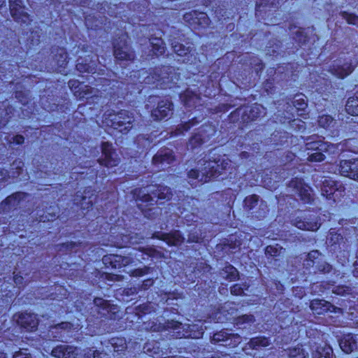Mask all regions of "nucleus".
Listing matches in <instances>:
<instances>
[{
  "label": "nucleus",
  "mask_w": 358,
  "mask_h": 358,
  "mask_svg": "<svg viewBox=\"0 0 358 358\" xmlns=\"http://www.w3.org/2000/svg\"><path fill=\"white\" fill-rule=\"evenodd\" d=\"M228 165L229 161L220 155L204 157L198 162L199 170H190L188 172V177L192 180H197L201 183L207 182L220 175Z\"/></svg>",
  "instance_id": "f257e3e1"
},
{
  "label": "nucleus",
  "mask_w": 358,
  "mask_h": 358,
  "mask_svg": "<svg viewBox=\"0 0 358 358\" xmlns=\"http://www.w3.org/2000/svg\"><path fill=\"white\" fill-rule=\"evenodd\" d=\"M136 201L152 204L159 200H169L172 192L169 187L164 185H148L143 188H136L132 191Z\"/></svg>",
  "instance_id": "f03ea898"
},
{
  "label": "nucleus",
  "mask_w": 358,
  "mask_h": 358,
  "mask_svg": "<svg viewBox=\"0 0 358 358\" xmlns=\"http://www.w3.org/2000/svg\"><path fill=\"white\" fill-rule=\"evenodd\" d=\"M110 126L122 133H127L134 122L133 114L127 110H121L117 114L110 115Z\"/></svg>",
  "instance_id": "7ed1b4c3"
},
{
  "label": "nucleus",
  "mask_w": 358,
  "mask_h": 358,
  "mask_svg": "<svg viewBox=\"0 0 358 358\" xmlns=\"http://www.w3.org/2000/svg\"><path fill=\"white\" fill-rule=\"evenodd\" d=\"M95 307L94 311L100 317H105L109 320H117L120 318L119 308L117 306L111 304L108 301L102 298H95L94 299Z\"/></svg>",
  "instance_id": "20e7f679"
},
{
  "label": "nucleus",
  "mask_w": 358,
  "mask_h": 358,
  "mask_svg": "<svg viewBox=\"0 0 358 358\" xmlns=\"http://www.w3.org/2000/svg\"><path fill=\"white\" fill-rule=\"evenodd\" d=\"M127 36L122 35L113 43L114 56L120 61H132L135 58L134 52L127 43Z\"/></svg>",
  "instance_id": "39448f33"
},
{
  "label": "nucleus",
  "mask_w": 358,
  "mask_h": 358,
  "mask_svg": "<svg viewBox=\"0 0 358 358\" xmlns=\"http://www.w3.org/2000/svg\"><path fill=\"white\" fill-rule=\"evenodd\" d=\"M241 341V338L238 334H229L225 330H222L213 334L211 343L229 348H235Z\"/></svg>",
  "instance_id": "423d86ee"
},
{
  "label": "nucleus",
  "mask_w": 358,
  "mask_h": 358,
  "mask_svg": "<svg viewBox=\"0 0 358 358\" xmlns=\"http://www.w3.org/2000/svg\"><path fill=\"white\" fill-rule=\"evenodd\" d=\"M10 13L13 20L17 22L29 24L31 21L29 15L24 11L22 0H8Z\"/></svg>",
  "instance_id": "0eeeda50"
},
{
  "label": "nucleus",
  "mask_w": 358,
  "mask_h": 358,
  "mask_svg": "<svg viewBox=\"0 0 358 358\" xmlns=\"http://www.w3.org/2000/svg\"><path fill=\"white\" fill-rule=\"evenodd\" d=\"M288 187L297 194L304 203H310L312 200L310 187L304 183L301 178H295L289 181Z\"/></svg>",
  "instance_id": "6e6552de"
},
{
  "label": "nucleus",
  "mask_w": 358,
  "mask_h": 358,
  "mask_svg": "<svg viewBox=\"0 0 358 358\" xmlns=\"http://www.w3.org/2000/svg\"><path fill=\"white\" fill-rule=\"evenodd\" d=\"M183 19L189 26L194 29L198 27H206L210 24V22L206 13L196 10L186 13L183 15Z\"/></svg>",
  "instance_id": "1a4fd4ad"
},
{
  "label": "nucleus",
  "mask_w": 358,
  "mask_h": 358,
  "mask_svg": "<svg viewBox=\"0 0 358 358\" xmlns=\"http://www.w3.org/2000/svg\"><path fill=\"white\" fill-rule=\"evenodd\" d=\"M103 157L99 159L101 165L106 167H113L117 166L120 162L117 155L114 151L112 144L108 142H104L101 145Z\"/></svg>",
  "instance_id": "9d476101"
},
{
  "label": "nucleus",
  "mask_w": 358,
  "mask_h": 358,
  "mask_svg": "<svg viewBox=\"0 0 358 358\" xmlns=\"http://www.w3.org/2000/svg\"><path fill=\"white\" fill-rule=\"evenodd\" d=\"M175 159L173 152L169 148L159 150L152 158V164L159 170H164Z\"/></svg>",
  "instance_id": "9b49d317"
},
{
  "label": "nucleus",
  "mask_w": 358,
  "mask_h": 358,
  "mask_svg": "<svg viewBox=\"0 0 358 358\" xmlns=\"http://www.w3.org/2000/svg\"><path fill=\"white\" fill-rule=\"evenodd\" d=\"M264 108L257 104L250 106H244L236 110V113L241 115V119L243 122L253 121L260 117L264 112Z\"/></svg>",
  "instance_id": "f8f14e48"
},
{
  "label": "nucleus",
  "mask_w": 358,
  "mask_h": 358,
  "mask_svg": "<svg viewBox=\"0 0 358 358\" xmlns=\"http://www.w3.org/2000/svg\"><path fill=\"white\" fill-rule=\"evenodd\" d=\"M151 238H157L166 242L170 246H178L184 242V237L179 231L171 233L155 232Z\"/></svg>",
  "instance_id": "ddd939ff"
},
{
  "label": "nucleus",
  "mask_w": 358,
  "mask_h": 358,
  "mask_svg": "<svg viewBox=\"0 0 358 358\" xmlns=\"http://www.w3.org/2000/svg\"><path fill=\"white\" fill-rule=\"evenodd\" d=\"M80 351L76 347L64 344L55 347L51 355L56 358H78Z\"/></svg>",
  "instance_id": "4468645a"
},
{
  "label": "nucleus",
  "mask_w": 358,
  "mask_h": 358,
  "mask_svg": "<svg viewBox=\"0 0 358 358\" xmlns=\"http://www.w3.org/2000/svg\"><path fill=\"white\" fill-rule=\"evenodd\" d=\"M173 114V103L169 100H162L157 107L152 110V117L155 120H161Z\"/></svg>",
  "instance_id": "2eb2a0df"
},
{
  "label": "nucleus",
  "mask_w": 358,
  "mask_h": 358,
  "mask_svg": "<svg viewBox=\"0 0 358 358\" xmlns=\"http://www.w3.org/2000/svg\"><path fill=\"white\" fill-rule=\"evenodd\" d=\"M314 313L322 315L327 311L332 313H341L340 308L336 307L331 303L322 299H314L311 301L310 306Z\"/></svg>",
  "instance_id": "dca6fc26"
},
{
  "label": "nucleus",
  "mask_w": 358,
  "mask_h": 358,
  "mask_svg": "<svg viewBox=\"0 0 358 358\" xmlns=\"http://www.w3.org/2000/svg\"><path fill=\"white\" fill-rule=\"evenodd\" d=\"M68 84L75 96L79 99H87L93 94V89L91 87L83 85L78 80H71Z\"/></svg>",
  "instance_id": "f3484780"
},
{
  "label": "nucleus",
  "mask_w": 358,
  "mask_h": 358,
  "mask_svg": "<svg viewBox=\"0 0 358 358\" xmlns=\"http://www.w3.org/2000/svg\"><path fill=\"white\" fill-rule=\"evenodd\" d=\"M103 260L109 262L112 267L120 268L127 266L134 262V259L131 255L128 256H122L118 255H110L109 257H105Z\"/></svg>",
  "instance_id": "a211bd4d"
},
{
  "label": "nucleus",
  "mask_w": 358,
  "mask_h": 358,
  "mask_svg": "<svg viewBox=\"0 0 358 358\" xmlns=\"http://www.w3.org/2000/svg\"><path fill=\"white\" fill-rule=\"evenodd\" d=\"M17 322L27 331H34L36 329L38 321L36 315L33 313H24L18 315Z\"/></svg>",
  "instance_id": "6ab92c4d"
},
{
  "label": "nucleus",
  "mask_w": 358,
  "mask_h": 358,
  "mask_svg": "<svg viewBox=\"0 0 358 358\" xmlns=\"http://www.w3.org/2000/svg\"><path fill=\"white\" fill-rule=\"evenodd\" d=\"M172 48L178 55L186 57L183 60L185 63L192 64L196 59V57L192 52V49L189 46L186 47L183 44L174 41L172 43Z\"/></svg>",
  "instance_id": "aec40b11"
},
{
  "label": "nucleus",
  "mask_w": 358,
  "mask_h": 358,
  "mask_svg": "<svg viewBox=\"0 0 358 358\" xmlns=\"http://www.w3.org/2000/svg\"><path fill=\"white\" fill-rule=\"evenodd\" d=\"M23 197L24 194L22 192L14 193L1 203L0 208L3 211H9L11 208L17 206Z\"/></svg>",
  "instance_id": "412c9836"
},
{
  "label": "nucleus",
  "mask_w": 358,
  "mask_h": 358,
  "mask_svg": "<svg viewBox=\"0 0 358 358\" xmlns=\"http://www.w3.org/2000/svg\"><path fill=\"white\" fill-rule=\"evenodd\" d=\"M96 62L92 59H79L76 64V69L79 72L81 73H94L96 71Z\"/></svg>",
  "instance_id": "4be33fe9"
},
{
  "label": "nucleus",
  "mask_w": 358,
  "mask_h": 358,
  "mask_svg": "<svg viewBox=\"0 0 358 358\" xmlns=\"http://www.w3.org/2000/svg\"><path fill=\"white\" fill-rule=\"evenodd\" d=\"M96 196L93 194H90V191H85L84 196L77 195L75 201L76 203H79L81 208L83 209H89L93 205V203L95 202Z\"/></svg>",
  "instance_id": "5701e85b"
},
{
  "label": "nucleus",
  "mask_w": 358,
  "mask_h": 358,
  "mask_svg": "<svg viewBox=\"0 0 358 358\" xmlns=\"http://www.w3.org/2000/svg\"><path fill=\"white\" fill-rule=\"evenodd\" d=\"M293 224L299 229L308 231H316L320 226L317 221H306L299 218L293 220Z\"/></svg>",
  "instance_id": "b1692460"
},
{
  "label": "nucleus",
  "mask_w": 358,
  "mask_h": 358,
  "mask_svg": "<svg viewBox=\"0 0 358 358\" xmlns=\"http://www.w3.org/2000/svg\"><path fill=\"white\" fill-rule=\"evenodd\" d=\"M355 69L352 64H345L343 66H334L331 71L338 78H343L351 73Z\"/></svg>",
  "instance_id": "393cba45"
},
{
  "label": "nucleus",
  "mask_w": 358,
  "mask_h": 358,
  "mask_svg": "<svg viewBox=\"0 0 358 358\" xmlns=\"http://www.w3.org/2000/svg\"><path fill=\"white\" fill-rule=\"evenodd\" d=\"M150 44L152 47V51L155 55H161L165 52V44L161 38L152 37L150 38Z\"/></svg>",
  "instance_id": "a878e982"
},
{
  "label": "nucleus",
  "mask_w": 358,
  "mask_h": 358,
  "mask_svg": "<svg viewBox=\"0 0 358 358\" xmlns=\"http://www.w3.org/2000/svg\"><path fill=\"white\" fill-rule=\"evenodd\" d=\"M180 98L184 104L188 107L195 106L199 101V96L189 90H186Z\"/></svg>",
  "instance_id": "bb28decb"
},
{
  "label": "nucleus",
  "mask_w": 358,
  "mask_h": 358,
  "mask_svg": "<svg viewBox=\"0 0 358 358\" xmlns=\"http://www.w3.org/2000/svg\"><path fill=\"white\" fill-rule=\"evenodd\" d=\"M333 354L332 348L327 345L317 346L313 352V358H331Z\"/></svg>",
  "instance_id": "cd10ccee"
},
{
  "label": "nucleus",
  "mask_w": 358,
  "mask_h": 358,
  "mask_svg": "<svg viewBox=\"0 0 358 358\" xmlns=\"http://www.w3.org/2000/svg\"><path fill=\"white\" fill-rule=\"evenodd\" d=\"M55 62L59 69H64L68 63L67 52L64 48H57L54 55Z\"/></svg>",
  "instance_id": "c85d7f7f"
},
{
  "label": "nucleus",
  "mask_w": 358,
  "mask_h": 358,
  "mask_svg": "<svg viewBox=\"0 0 358 358\" xmlns=\"http://www.w3.org/2000/svg\"><path fill=\"white\" fill-rule=\"evenodd\" d=\"M270 344L271 342L268 338L264 336H259L251 338L247 345L251 349L258 350L262 347H267Z\"/></svg>",
  "instance_id": "c756f323"
},
{
  "label": "nucleus",
  "mask_w": 358,
  "mask_h": 358,
  "mask_svg": "<svg viewBox=\"0 0 358 358\" xmlns=\"http://www.w3.org/2000/svg\"><path fill=\"white\" fill-rule=\"evenodd\" d=\"M341 349L346 353H350L357 348V343L351 336H348L340 343Z\"/></svg>",
  "instance_id": "7c9ffc66"
},
{
  "label": "nucleus",
  "mask_w": 358,
  "mask_h": 358,
  "mask_svg": "<svg viewBox=\"0 0 358 358\" xmlns=\"http://www.w3.org/2000/svg\"><path fill=\"white\" fill-rule=\"evenodd\" d=\"M306 145L308 150L313 152L317 150L328 151L331 146L327 143L321 141L308 142Z\"/></svg>",
  "instance_id": "2f4dec72"
},
{
  "label": "nucleus",
  "mask_w": 358,
  "mask_h": 358,
  "mask_svg": "<svg viewBox=\"0 0 358 358\" xmlns=\"http://www.w3.org/2000/svg\"><path fill=\"white\" fill-rule=\"evenodd\" d=\"M220 273L224 278L230 281L236 280L238 276L237 269L231 265L226 266Z\"/></svg>",
  "instance_id": "473e14b6"
},
{
  "label": "nucleus",
  "mask_w": 358,
  "mask_h": 358,
  "mask_svg": "<svg viewBox=\"0 0 358 358\" xmlns=\"http://www.w3.org/2000/svg\"><path fill=\"white\" fill-rule=\"evenodd\" d=\"M346 112L351 115H358V100L355 97H350L345 104Z\"/></svg>",
  "instance_id": "72a5a7b5"
},
{
  "label": "nucleus",
  "mask_w": 358,
  "mask_h": 358,
  "mask_svg": "<svg viewBox=\"0 0 358 358\" xmlns=\"http://www.w3.org/2000/svg\"><path fill=\"white\" fill-rule=\"evenodd\" d=\"M259 196L256 194L247 196L244 200V208L246 210H252L258 205Z\"/></svg>",
  "instance_id": "f704fd0d"
},
{
  "label": "nucleus",
  "mask_w": 358,
  "mask_h": 358,
  "mask_svg": "<svg viewBox=\"0 0 358 358\" xmlns=\"http://www.w3.org/2000/svg\"><path fill=\"white\" fill-rule=\"evenodd\" d=\"M293 105L298 111H304L308 104L302 94L295 96L293 101Z\"/></svg>",
  "instance_id": "c9c22d12"
},
{
  "label": "nucleus",
  "mask_w": 358,
  "mask_h": 358,
  "mask_svg": "<svg viewBox=\"0 0 358 358\" xmlns=\"http://www.w3.org/2000/svg\"><path fill=\"white\" fill-rule=\"evenodd\" d=\"M24 167V162L20 159L15 160L11 164V176L12 178L18 177L22 173Z\"/></svg>",
  "instance_id": "e433bc0d"
},
{
  "label": "nucleus",
  "mask_w": 358,
  "mask_h": 358,
  "mask_svg": "<svg viewBox=\"0 0 358 358\" xmlns=\"http://www.w3.org/2000/svg\"><path fill=\"white\" fill-rule=\"evenodd\" d=\"M200 122L196 117H192L189 122H185L178 127L176 129V134H182L184 131H188L192 126L196 125Z\"/></svg>",
  "instance_id": "4c0bfd02"
},
{
  "label": "nucleus",
  "mask_w": 358,
  "mask_h": 358,
  "mask_svg": "<svg viewBox=\"0 0 358 358\" xmlns=\"http://www.w3.org/2000/svg\"><path fill=\"white\" fill-rule=\"evenodd\" d=\"M191 331H195L196 330V332H195L194 334H189L187 335L184 332H180V331H176V337L177 338H182V337H189L191 336L194 338H199L202 336L203 334V329H199L197 325L194 324L192 325L191 327Z\"/></svg>",
  "instance_id": "58836bf2"
},
{
  "label": "nucleus",
  "mask_w": 358,
  "mask_h": 358,
  "mask_svg": "<svg viewBox=\"0 0 358 358\" xmlns=\"http://www.w3.org/2000/svg\"><path fill=\"white\" fill-rule=\"evenodd\" d=\"M340 15L348 24L358 27V15L347 11H341Z\"/></svg>",
  "instance_id": "ea45409f"
},
{
  "label": "nucleus",
  "mask_w": 358,
  "mask_h": 358,
  "mask_svg": "<svg viewBox=\"0 0 358 358\" xmlns=\"http://www.w3.org/2000/svg\"><path fill=\"white\" fill-rule=\"evenodd\" d=\"M205 141L206 137L203 136V134H196L190 138L188 145L190 146L192 149H194Z\"/></svg>",
  "instance_id": "a19ab883"
},
{
  "label": "nucleus",
  "mask_w": 358,
  "mask_h": 358,
  "mask_svg": "<svg viewBox=\"0 0 358 358\" xmlns=\"http://www.w3.org/2000/svg\"><path fill=\"white\" fill-rule=\"evenodd\" d=\"M282 250V247L278 244L275 245H268L265 249V253L266 255L274 257L280 255Z\"/></svg>",
  "instance_id": "79ce46f5"
},
{
  "label": "nucleus",
  "mask_w": 358,
  "mask_h": 358,
  "mask_svg": "<svg viewBox=\"0 0 358 358\" xmlns=\"http://www.w3.org/2000/svg\"><path fill=\"white\" fill-rule=\"evenodd\" d=\"M152 271V268L145 266L143 268H138L131 270L129 274L131 277H141L150 273Z\"/></svg>",
  "instance_id": "37998d69"
},
{
  "label": "nucleus",
  "mask_w": 358,
  "mask_h": 358,
  "mask_svg": "<svg viewBox=\"0 0 358 358\" xmlns=\"http://www.w3.org/2000/svg\"><path fill=\"white\" fill-rule=\"evenodd\" d=\"M110 343L115 351H122L127 348L126 341L123 338H113L110 340Z\"/></svg>",
  "instance_id": "c03bdc74"
},
{
  "label": "nucleus",
  "mask_w": 358,
  "mask_h": 358,
  "mask_svg": "<svg viewBox=\"0 0 358 358\" xmlns=\"http://www.w3.org/2000/svg\"><path fill=\"white\" fill-rule=\"evenodd\" d=\"M352 160H342L339 164V171L341 175L348 177L349 171L352 166Z\"/></svg>",
  "instance_id": "a18cd8bd"
},
{
  "label": "nucleus",
  "mask_w": 358,
  "mask_h": 358,
  "mask_svg": "<svg viewBox=\"0 0 358 358\" xmlns=\"http://www.w3.org/2000/svg\"><path fill=\"white\" fill-rule=\"evenodd\" d=\"M320 255L321 253L318 250H312L308 254L307 258L304 261V264L307 267L313 266L314 264V260L317 259Z\"/></svg>",
  "instance_id": "49530a36"
},
{
  "label": "nucleus",
  "mask_w": 358,
  "mask_h": 358,
  "mask_svg": "<svg viewBox=\"0 0 358 358\" xmlns=\"http://www.w3.org/2000/svg\"><path fill=\"white\" fill-rule=\"evenodd\" d=\"M327 151H320L317 150L314 151L313 152H308V159L310 162H320L324 159V152H326Z\"/></svg>",
  "instance_id": "de8ad7c7"
},
{
  "label": "nucleus",
  "mask_w": 358,
  "mask_h": 358,
  "mask_svg": "<svg viewBox=\"0 0 358 358\" xmlns=\"http://www.w3.org/2000/svg\"><path fill=\"white\" fill-rule=\"evenodd\" d=\"M78 327H79V324H77L76 327H74V325L70 322H61L54 327H51L49 331H50V333L51 332L52 334H53V330H55V329L56 330V329H60L69 331L72 329H78Z\"/></svg>",
  "instance_id": "09e8293b"
},
{
  "label": "nucleus",
  "mask_w": 358,
  "mask_h": 358,
  "mask_svg": "<svg viewBox=\"0 0 358 358\" xmlns=\"http://www.w3.org/2000/svg\"><path fill=\"white\" fill-rule=\"evenodd\" d=\"M334 123V118L328 115H323L319 117L318 124L324 128L330 127Z\"/></svg>",
  "instance_id": "8fccbe9b"
},
{
  "label": "nucleus",
  "mask_w": 358,
  "mask_h": 358,
  "mask_svg": "<svg viewBox=\"0 0 358 358\" xmlns=\"http://www.w3.org/2000/svg\"><path fill=\"white\" fill-rule=\"evenodd\" d=\"M348 178L358 181V159L352 160V166L349 171Z\"/></svg>",
  "instance_id": "3c124183"
},
{
  "label": "nucleus",
  "mask_w": 358,
  "mask_h": 358,
  "mask_svg": "<svg viewBox=\"0 0 358 358\" xmlns=\"http://www.w3.org/2000/svg\"><path fill=\"white\" fill-rule=\"evenodd\" d=\"M154 283V280L153 279H151V278H148V279H146L145 280L142 284L141 285L140 287L139 288H137V287H133V288H131L129 290L131 291V294H135V293H137L138 292V289H143V290H146L148 289V288H150L151 286H152Z\"/></svg>",
  "instance_id": "603ef678"
},
{
  "label": "nucleus",
  "mask_w": 358,
  "mask_h": 358,
  "mask_svg": "<svg viewBox=\"0 0 358 358\" xmlns=\"http://www.w3.org/2000/svg\"><path fill=\"white\" fill-rule=\"evenodd\" d=\"M248 285H243V287L238 284H235L231 287V293L235 296H240L244 294V290L248 289Z\"/></svg>",
  "instance_id": "864d4df0"
},
{
  "label": "nucleus",
  "mask_w": 358,
  "mask_h": 358,
  "mask_svg": "<svg viewBox=\"0 0 358 358\" xmlns=\"http://www.w3.org/2000/svg\"><path fill=\"white\" fill-rule=\"evenodd\" d=\"M237 325L243 324L244 323H252L255 322V317L252 315H243L239 316L236 320Z\"/></svg>",
  "instance_id": "5fc2aeb1"
},
{
  "label": "nucleus",
  "mask_w": 358,
  "mask_h": 358,
  "mask_svg": "<svg viewBox=\"0 0 358 358\" xmlns=\"http://www.w3.org/2000/svg\"><path fill=\"white\" fill-rule=\"evenodd\" d=\"M317 269L318 272L322 273H329L332 270V266L326 262H319L317 266Z\"/></svg>",
  "instance_id": "6e6d98bb"
},
{
  "label": "nucleus",
  "mask_w": 358,
  "mask_h": 358,
  "mask_svg": "<svg viewBox=\"0 0 358 358\" xmlns=\"http://www.w3.org/2000/svg\"><path fill=\"white\" fill-rule=\"evenodd\" d=\"M84 358H101V353L93 349L87 348L83 350Z\"/></svg>",
  "instance_id": "4d7b16f0"
},
{
  "label": "nucleus",
  "mask_w": 358,
  "mask_h": 358,
  "mask_svg": "<svg viewBox=\"0 0 358 358\" xmlns=\"http://www.w3.org/2000/svg\"><path fill=\"white\" fill-rule=\"evenodd\" d=\"M303 349L301 347H295L288 350L287 355L290 358H297Z\"/></svg>",
  "instance_id": "13d9d810"
},
{
  "label": "nucleus",
  "mask_w": 358,
  "mask_h": 358,
  "mask_svg": "<svg viewBox=\"0 0 358 358\" xmlns=\"http://www.w3.org/2000/svg\"><path fill=\"white\" fill-rule=\"evenodd\" d=\"M159 208H150L148 210H145L144 212L145 217H148V219H155L156 217L155 215H157L159 214Z\"/></svg>",
  "instance_id": "bf43d9fd"
},
{
  "label": "nucleus",
  "mask_w": 358,
  "mask_h": 358,
  "mask_svg": "<svg viewBox=\"0 0 358 358\" xmlns=\"http://www.w3.org/2000/svg\"><path fill=\"white\" fill-rule=\"evenodd\" d=\"M333 293L338 294V295H343L345 293L349 292V287H344V286H338L333 289L332 290Z\"/></svg>",
  "instance_id": "052dcab7"
},
{
  "label": "nucleus",
  "mask_w": 358,
  "mask_h": 358,
  "mask_svg": "<svg viewBox=\"0 0 358 358\" xmlns=\"http://www.w3.org/2000/svg\"><path fill=\"white\" fill-rule=\"evenodd\" d=\"M201 238L196 231L191 232L188 235L187 242L189 243H199L201 241Z\"/></svg>",
  "instance_id": "680f3d73"
},
{
  "label": "nucleus",
  "mask_w": 358,
  "mask_h": 358,
  "mask_svg": "<svg viewBox=\"0 0 358 358\" xmlns=\"http://www.w3.org/2000/svg\"><path fill=\"white\" fill-rule=\"evenodd\" d=\"M267 212V206L263 202L261 201L259 204V212H257V217L259 218H262L265 217Z\"/></svg>",
  "instance_id": "e2e57ef3"
},
{
  "label": "nucleus",
  "mask_w": 358,
  "mask_h": 358,
  "mask_svg": "<svg viewBox=\"0 0 358 358\" xmlns=\"http://www.w3.org/2000/svg\"><path fill=\"white\" fill-rule=\"evenodd\" d=\"M182 323L177 321H171L167 322V329H173V330H178L182 328Z\"/></svg>",
  "instance_id": "0e129e2a"
},
{
  "label": "nucleus",
  "mask_w": 358,
  "mask_h": 358,
  "mask_svg": "<svg viewBox=\"0 0 358 358\" xmlns=\"http://www.w3.org/2000/svg\"><path fill=\"white\" fill-rule=\"evenodd\" d=\"M13 358H31V355L27 352V350H20L14 354Z\"/></svg>",
  "instance_id": "69168bd1"
},
{
  "label": "nucleus",
  "mask_w": 358,
  "mask_h": 358,
  "mask_svg": "<svg viewBox=\"0 0 358 358\" xmlns=\"http://www.w3.org/2000/svg\"><path fill=\"white\" fill-rule=\"evenodd\" d=\"M10 178V176L7 170L0 169V183L7 181Z\"/></svg>",
  "instance_id": "338daca9"
},
{
  "label": "nucleus",
  "mask_w": 358,
  "mask_h": 358,
  "mask_svg": "<svg viewBox=\"0 0 358 358\" xmlns=\"http://www.w3.org/2000/svg\"><path fill=\"white\" fill-rule=\"evenodd\" d=\"M12 140H13V141L11 140H9L8 142L10 143H15L17 145H21L24 143V138L22 135H16V136L12 137Z\"/></svg>",
  "instance_id": "774afa93"
}]
</instances>
